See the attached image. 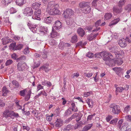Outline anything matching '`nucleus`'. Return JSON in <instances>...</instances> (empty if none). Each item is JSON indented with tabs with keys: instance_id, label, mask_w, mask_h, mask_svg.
I'll return each mask as SVG.
<instances>
[{
	"instance_id": "23",
	"label": "nucleus",
	"mask_w": 131,
	"mask_h": 131,
	"mask_svg": "<svg viewBox=\"0 0 131 131\" xmlns=\"http://www.w3.org/2000/svg\"><path fill=\"white\" fill-rule=\"evenodd\" d=\"M125 89V88L122 87H117V88H116V89L115 91L116 95H118V92L121 93Z\"/></svg>"
},
{
	"instance_id": "59",
	"label": "nucleus",
	"mask_w": 131,
	"mask_h": 131,
	"mask_svg": "<svg viewBox=\"0 0 131 131\" xmlns=\"http://www.w3.org/2000/svg\"><path fill=\"white\" fill-rule=\"evenodd\" d=\"M81 116L80 115H78L77 114L76 117V121L77 122H78L81 119Z\"/></svg>"
},
{
	"instance_id": "36",
	"label": "nucleus",
	"mask_w": 131,
	"mask_h": 131,
	"mask_svg": "<svg viewBox=\"0 0 131 131\" xmlns=\"http://www.w3.org/2000/svg\"><path fill=\"white\" fill-rule=\"evenodd\" d=\"M24 46V45L21 43H19L16 45V50H21L23 48Z\"/></svg>"
},
{
	"instance_id": "54",
	"label": "nucleus",
	"mask_w": 131,
	"mask_h": 131,
	"mask_svg": "<svg viewBox=\"0 0 131 131\" xmlns=\"http://www.w3.org/2000/svg\"><path fill=\"white\" fill-rule=\"evenodd\" d=\"M92 93V92H85L84 94V96L85 97H87L88 96H89Z\"/></svg>"
},
{
	"instance_id": "32",
	"label": "nucleus",
	"mask_w": 131,
	"mask_h": 131,
	"mask_svg": "<svg viewBox=\"0 0 131 131\" xmlns=\"http://www.w3.org/2000/svg\"><path fill=\"white\" fill-rule=\"evenodd\" d=\"M53 18L51 17H49L45 19L44 21L45 23L47 24L51 22Z\"/></svg>"
},
{
	"instance_id": "31",
	"label": "nucleus",
	"mask_w": 131,
	"mask_h": 131,
	"mask_svg": "<svg viewBox=\"0 0 131 131\" xmlns=\"http://www.w3.org/2000/svg\"><path fill=\"white\" fill-rule=\"evenodd\" d=\"M72 128V125L70 124H69L65 127L62 130L63 131H68L69 130L71 129Z\"/></svg>"
},
{
	"instance_id": "50",
	"label": "nucleus",
	"mask_w": 131,
	"mask_h": 131,
	"mask_svg": "<svg viewBox=\"0 0 131 131\" xmlns=\"http://www.w3.org/2000/svg\"><path fill=\"white\" fill-rule=\"evenodd\" d=\"M117 121V119L116 118H115L112 120L110 122V124L115 125L116 124Z\"/></svg>"
},
{
	"instance_id": "34",
	"label": "nucleus",
	"mask_w": 131,
	"mask_h": 131,
	"mask_svg": "<svg viewBox=\"0 0 131 131\" xmlns=\"http://www.w3.org/2000/svg\"><path fill=\"white\" fill-rule=\"evenodd\" d=\"M31 93V90H29L28 91V94L25 97V100L26 101H28L30 99V95Z\"/></svg>"
},
{
	"instance_id": "17",
	"label": "nucleus",
	"mask_w": 131,
	"mask_h": 131,
	"mask_svg": "<svg viewBox=\"0 0 131 131\" xmlns=\"http://www.w3.org/2000/svg\"><path fill=\"white\" fill-rule=\"evenodd\" d=\"M91 7L90 5L87 6L86 7L83 9L82 11L85 14H87L90 13L91 11Z\"/></svg>"
},
{
	"instance_id": "10",
	"label": "nucleus",
	"mask_w": 131,
	"mask_h": 131,
	"mask_svg": "<svg viewBox=\"0 0 131 131\" xmlns=\"http://www.w3.org/2000/svg\"><path fill=\"white\" fill-rule=\"evenodd\" d=\"M89 5H90V3L89 2H85L84 1H83L80 2L79 4V6L80 8H82L84 9V8L86 7V6H89Z\"/></svg>"
},
{
	"instance_id": "48",
	"label": "nucleus",
	"mask_w": 131,
	"mask_h": 131,
	"mask_svg": "<svg viewBox=\"0 0 131 131\" xmlns=\"http://www.w3.org/2000/svg\"><path fill=\"white\" fill-rule=\"evenodd\" d=\"M12 116H14L15 117L18 118L19 117V114L18 113H15L13 111H12Z\"/></svg>"
},
{
	"instance_id": "18",
	"label": "nucleus",
	"mask_w": 131,
	"mask_h": 131,
	"mask_svg": "<svg viewBox=\"0 0 131 131\" xmlns=\"http://www.w3.org/2000/svg\"><path fill=\"white\" fill-rule=\"evenodd\" d=\"M86 102L89 107L92 108L94 104L93 101L91 99L88 98L86 100Z\"/></svg>"
},
{
	"instance_id": "8",
	"label": "nucleus",
	"mask_w": 131,
	"mask_h": 131,
	"mask_svg": "<svg viewBox=\"0 0 131 131\" xmlns=\"http://www.w3.org/2000/svg\"><path fill=\"white\" fill-rule=\"evenodd\" d=\"M26 66V64L25 63L22 62L18 63L17 65L18 70L20 71H23L25 69Z\"/></svg>"
},
{
	"instance_id": "39",
	"label": "nucleus",
	"mask_w": 131,
	"mask_h": 131,
	"mask_svg": "<svg viewBox=\"0 0 131 131\" xmlns=\"http://www.w3.org/2000/svg\"><path fill=\"white\" fill-rule=\"evenodd\" d=\"M125 2V0H121L118 3V6L122 7V6L124 5Z\"/></svg>"
},
{
	"instance_id": "64",
	"label": "nucleus",
	"mask_w": 131,
	"mask_h": 131,
	"mask_svg": "<svg viewBox=\"0 0 131 131\" xmlns=\"http://www.w3.org/2000/svg\"><path fill=\"white\" fill-rule=\"evenodd\" d=\"M101 23V20H97L95 23V26L97 27L99 26Z\"/></svg>"
},
{
	"instance_id": "13",
	"label": "nucleus",
	"mask_w": 131,
	"mask_h": 131,
	"mask_svg": "<svg viewBox=\"0 0 131 131\" xmlns=\"http://www.w3.org/2000/svg\"><path fill=\"white\" fill-rule=\"evenodd\" d=\"M78 34L80 36L82 37L85 34V32L83 29L81 28H78L77 30Z\"/></svg>"
},
{
	"instance_id": "46",
	"label": "nucleus",
	"mask_w": 131,
	"mask_h": 131,
	"mask_svg": "<svg viewBox=\"0 0 131 131\" xmlns=\"http://www.w3.org/2000/svg\"><path fill=\"white\" fill-rule=\"evenodd\" d=\"M87 39L89 41H91L94 39L93 35L91 34L87 36Z\"/></svg>"
},
{
	"instance_id": "26",
	"label": "nucleus",
	"mask_w": 131,
	"mask_h": 131,
	"mask_svg": "<svg viewBox=\"0 0 131 131\" xmlns=\"http://www.w3.org/2000/svg\"><path fill=\"white\" fill-rule=\"evenodd\" d=\"M16 42L12 43L9 45V47L10 49L13 50H16Z\"/></svg>"
},
{
	"instance_id": "21",
	"label": "nucleus",
	"mask_w": 131,
	"mask_h": 131,
	"mask_svg": "<svg viewBox=\"0 0 131 131\" xmlns=\"http://www.w3.org/2000/svg\"><path fill=\"white\" fill-rule=\"evenodd\" d=\"M40 69L44 70L46 72H48L50 69L49 68L48 65L47 64L43 65L40 68Z\"/></svg>"
},
{
	"instance_id": "55",
	"label": "nucleus",
	"mask_w": 131,
	"mask_h": 131,
	"mask_svg": "<svg viewBox=\"0 0 131 131\" xmlns=\"http://www.w3.org/2000/svg\"><path fill=\"white\" fill-rule=\"evenodd\" d=\"M125 119L127 121L129 122L131 121V115H128L125 116Z\"/></svg>"
},
{
	"instance_id": "24",
	"label": "nucleus",
	"mask_w": 131,
	"mask_h": 131,
	"mask_svg": "<svg viewBox=\"0 0 131 131\" xmlns=\"http://www.w3.org/2000/svg\"><path fill=\"white\" fill-rule=\"evenodd\" d=\"M40 5L39 3H34L32 5V7L33 9H36L38 8Z\"/></svg>"
},
{
	"instance_id": "27",
	"label": "nucleus",
	"mask_w": 131,
	"mask_h": 131,
	"mask_svg": "<svg viewBox=\"0 0 131 131\" xmlns=\"http://www.w3.org/2000/svg\"><path fill=\"white\" fill-rule=\"evenodd\" d=\"M9 0H2V5L3 6H7L9 4H10V2L9 1Z\"/></svg>"
},
{
	"instance_id": "37",
	"label": "nucleus",
	"mask_w": 131,
	"mask_h": 131,
	"mask_svg": "<svg viewBox=\"0 0 131 131\" xmlns=\"http://www.w3.org/2000/svg\"><path fill=\"white\" fill-rule=\"evenodd\" d=\"M48 52L46 51H44L41 54L42 55V58L43 59H46L47 57Z\"/></svg>"
},
{
	"instance_id": "40",
	"label": "nucleus",
	"mask_w": 131,
	"mask_h": 131,
	"mask_svg": "<svg viewBox=\"0 0 131 131\" xmlns=\"http://www.w3.org/2000/svg\"><path fill=\"white\" fill-rule=\"evenodd\" d=\"M34 64L33 68H35L38 67L40 65V62L39 61H34Z\"/></svg>"
},
{
	"instance_id": "11",
	"label": "nucleus",
	"mask_w": 131,
	"mask_h": 131,
	"mask_svg": "<svg viewBox=\"0 0 131 131\" xmlns=\"http://www.w3.org/2000/svg\"><path fill=\"white\" fill-rule=\"evenodd\" d=\"M113 16L112 14L110 12L105 13L104 15V20H108L111 19Z\"/></svg>"
},
{
	"instance_id": "43",
	"label": "nucleus",
	"mask_w": 131,
	"mask_h": 131,
	"mask_svg": "<svg viewBox=\"0 0 131 131\" xmlns=\"http://www.w3.org/2000/svg\"><path fill=\"white\" fill-rule=\"evenodd\" d=\"M17 11L16 9L13 7H11L10 9V12L11 14H14Z\"/></svg>"
},
{
	"instance_id": "57",
	"label": "nucleus",
	"mask_w": 131,
	"mask_h": 131,
	"mask_svg": "<svg viewBox=\"0 0 131 131\" xmlns=\"http://www.w3.org/2000/svg\"><path fill=\"white\" fill-rule=\"evenodd\" d=\"M43 86H42L40 84L38 85L37 86V91H39L40 89H43Z\"/></svg>"
},
{
	"instance_id": "4",
	"label": "nucleus",
	"mask_w": 131,
	"mask_h": 131,
	"mask_svg": "<svg viewBox=\"0 0 131 131\" xmlns=\"http://www.w3.org/2000/svg\"><path fill=\"white\" fill-rule=\"evenodd\" d=\"M73 14V11L72 9H66L63 13L64 17L66 18H69Z\"/></svg>"
},
{
	"instance_id": "58",
	"label": "nucleus",
	"mask_w": 131,
	"mask_h": 131,
	"mask_svg": "<svg viewBox=\"0 0 131 131\" xmlns=\"http://www.w3.org/2000/svg\"><path fill=\"white\" fill-rule=\"evenodd\" d=\"M36 27V26H35L32 28H30V30L32 31V32L35 33L36 32L37 30V29Z\"/></svg>"
},
{
	"instance_id": "6",
	"label": "nucleus",
	"mask_w": 131,
	"mask_h": 131,
	"mask_svg": "<svg viewBox=\"0 0 131 131\" xmlns=\"http://www.w3.org/2000/svg\"><path fill=\"white\" fill-rule=\"evenodd\" d=\"M58 7H54L50 9L48 11L49 14L51 15L58 14H60V11L58 9Z\"/></svg>"
},
{
	"instance_id": "5",
	"label": "nucleus",
	"mask_w": 131,
	"mask_h": 131,
	"mask_svg": "<svg viewBox=\"0 0 131 131\" xmlns=\"http://www.w3.org/2000/svg\"><path fill=\"white\" fill-rule=\"evenodd\" d=\"M24 14L27 16H31L33 14V11L31 7H27L24 9Z\"/></svg>"
},
{
	"instance_id": "63",
	"label": "nucleus",
	"mask_w": 131,
	"mask_h": 131,
	"mask_svg": "<svg viewBox=\"0 0 131 131\" xmlns=\"http://www.w3.org/2000/svg\"><path fill=\"white\" fill-rule=\"evenodd\" d=\"M47 31H46L45 32L42 31H41L40 34V35L41 36H43V35H46V34H47Z\"/></svg>"
},
{
	"instance_id": "1",
	"label": "nucleus",
	"mask_w": 131,
	"mask_h": 131,
	"mask_svg": "<svg viewBox=\"0 0 131 131\" xmlns=\"http://www.w3.org/2000/svg\"><path fill=\"white\" fill-rule=\"evenodd\" d=\"M110 111L111 114L114 115H118L121 112L120 107L114 103L111 104L110 106Z\"/></svg>"
},
{
	"instance_id": "45",
	"label": "nucleus",
	"mask_w": 131,
	"mask_h": 131,
	"mask_svg": "<svg viewBox=\"0 0 131 131\" xmlns=\"http://www.w3.org/2000/svg\"><path fill=\"white\" fill-rule=\"evenodd\" d=\"M30 112H31L32 113L34 114L35 115V116L37 118H38V112L35 110H32V111H30Z\"/></svg>"
},
{
	"instance_id": "3",
	"label": "nucleus",
	"mask_w": 131,
	"mask_h": 131,
	"mask_svg": "<svg viewBox=\"0 0 131 131\" xmlns=\"http://www.w3.org/2000/svg\"><path fill=\"white\" fill-rule=\"evenodd\" d=\"M41 12L40 9L36 10L34 12V15L32 16V18L34 19L38 20H40V17L41 16Z\"/></svg>"
},
{
	"instance_id": "47",
	"label": "nucleus",
	"mask_w": 131,
	"mask_h": 131,
	"mask_svg": "<svg viewBox=\"0 0 131 131\" xmlns=\"http://www.w3.org/2000/svg\"><path fill=\"white\" fill-rule=\"evenodd\" d=\"M123 120L122 119H121L118 122V126L119 129L121 128V125L123 123Z\"/></svg>"
},
{
	"instance_id": "12",
	"label": "nucleus",
	"mask_w": 131,
	"mask_h": 131,
	"mask_svg": "<svg viewBox=\"0 0 131 131\" xmlns=\"http://www.w3.org/2000/svg\"><path fill=\"white\" fill-rule=\"evenodd\" d=\"M61 26V22L59 21H57L55 22V24L54 25V27L53 29H59Z\"/></svg>"
},
{
	"instance_id": "2",
	"label": "nucleus",
	"mask_w": 131,
	"mask_h": 131,
	"mask_svg": "<svg viewBox=\"0 0 131 131\" xmlns=\"http://www.w3.org/2000/svg\"><path fill=\"white\" fill-rule=\"evenodd\" d=\"M103 59L107 61H108L109 62L112 61L113 59V57L112 54L108 52H104L103 57Z\"/></svg>"
},
{
	"instance_id": "16",
	"label": "nucleus",
	"mask_w": 131,
	"mask_h": 131,
	"mask_svg": "<svg viewBox=\"0 0 131 131\" xmlns=\"http://www.w3.org/2000/svg\"><path fill=\"white\" fill-rule=\"evenodd\" d=\"M120 20V19L119 17L115 19L114 20L112 21L111 23H110L109 26L111 27L112 25L116 24Z\"/></svg>"
},
{
	"instance_id": "60",
	"label": "nucleus",
	"mask_w": 131,
	"mask_h": 131,
	"mask_svg": "<svg viewBox=\"0 0 131 131\" xmlns=\"http://www.w3.org/2000/svg\"><path fill=\"white\" fill-rule=\"evenodd\" d=\"M112 116L111 115H108L107 117H106V119L107 122H109L112 118Z\"/></svg>"
},
{
	"instance_id": "61",
	"label": "nucleus",
	"mask_w": 131,
	"mask_h": 131,
	"mask_svg": "<svg viewBox=\"0 0 131 131\" xmlns=\"http://www.w3.org/2000/svg\"><path fill=\"white\" fill-rule=\"evenodd\" d=\"M85 30H87L89 31H90L92 29V28L90 26H87L84 29Z\"/></svg>"
},
{
	"instance_id": "9",
	"label": "nucleus",
	"mask_w": 131,
	"mask_h": 131,
	"mask_svg": "<svg viewBox=\"0 0 131 131\" xmlns=\"http://www.w3.org/2000/svg\"><path fill=\"white\" fill-rule=\"evenodd\" d=\"M59 6L58 4H55L53 2H49L47 5V9L50 10L54 7H58Z\"/></svg>"
},
{
	"instance_id": "29",
	"label": "nucleus",
	"mask_w": 131,
	"mask_h": 131,
	"mask_svg": "<svg viewBox=\"0 0 131 131\" xmlns=\"http://www.w3.org/2000/svg\"><path fill=\"white\" fill-rule=\"evenodd\" d=\"M78 40V37L76 35H74L72 37L71 41L72 43H76L77 42Z\"/></svg>"
},
{
	"instance_id": "62",
	"label": "nucleus",
	"mask_w": 131,
	"mask_h": 131,
	"mask_svg": "<svg viewBox=\"0 0 131 131\" xmlns=\"http://www.w3.org/2000/svg\"><path fill=\"white\" fill-rule=\"evenodd\" d=\"M27 25L29 27L30 29V28H32L35 27V26H36L35 25H34L29 23H28Z\"/></svg>"
},
{
	"instance_id": "49",
	"label": "nucleus",
	"mask_w": 131,
	"mask_h": 131,
	"mask_svg": "<svg viewBox=\"0 0 131 131\" xmlns=\"http://www.w3.org/2000/svg\"><path fill=\"white\" fill-rule=\"evenodd\" d=\"M66 22L67 25L70 26H71L72 24L73 23L72 20L71 19L67 20Z\"/></svg>"
},
{
	"instance_id": "14",
	"label": "nucleus",
	"mask_w": 131,
	"mask_h": 131,
	"mask_svg": "<svg viewBox=\"0 0 131 131\" xmlns=\"http://www.w3.org/2000/svg\"><path fill=\"white\" fill-rule=\"evenodd\" d=\"M12 111H9L8 110H6L5 111L3 114L5 117H10L11 116Z\"/></svg>"
},
{
	"instance_id": "25",
	"label": "nucleus",
	"mask_w": 131,
	"mask_h": 131,
	"mask_svg": "<svg viewBox=\"0 0 131 131\" xmlns=\"http://www.w3.org/2000/svg\"><path fill=\"white\" fill-rule=\"evenodd\" d=\"M16 2L17 5L20 6L24 4L26 1L25 0H16Z\"/></svg>"
},
{
	"instance_id": "30",
	"label": "nucleus",
	"mask_w": 131,
	"mask_h": 131,
	"mask_svg": "<svg viewBox=\"0 0 131 131\" xmlns=\"http://www.w3.org/2000/svg\"><path fill=\"white\" fill-rule=\"evenodd\" d=\"M57 120L58 121H57L55 123V126L56 127H60L62 125V121L58 119H57Z\"/></svg>"
},
{
	"instance_id": "51",
	"label": "nucleus",
	"mask_w": 131,
	"mask_h": 131,
	"mask_svg": "<svg viewBox=\"0 0 131 131\" xmlns=\"http://www.w3.org/2000/svg\"><path fill=\"white\" fill-rule=\"evenodd\" d=\"M13 62V61L11 60H7L5 63L6 66H7L12 64Z\"/></svg>"
},
{
	"instance_id": "44",
	"label": "nucleus",
	"mask_w": 131,
	"mask_h": 131,
	"mask_svg": "<svg viewBox=\"0 0 131 131\" xmlns=\"http://www.w3.org/2000/svg\"><path fill=\"white\" fill-rule=\"evenodd\" d=\"M26 58V57L24 56H21L20 57L17 59V60H25Z\"/></svg>"
},
{
	"instance_id": "19",
	"label": "nucleus",
	"mask_w": 131,
	"mask_h": 131,
	"mask_svg": "<svg viewBox=\"0 0 131 131\" xmlns=\"http://www.w3.org/2000/svg\"><path fill=\"white\" fill-rule=\"evenodd\" d=\"M93 126V124H90L85 125L83 128L82 131H87L90 129Z\"/></svg>"
},
{
	"instance_id": "38",
	"label": "nucleus",
	"mask_w": 131,
	"mask_h": 131,
	"mask_svg": "<svg viewBox=\"0 0 131 131\" xmlns=\"http://www.w3.org/2000/svg\"><path fill=\"white\" fill-rule=\"evenodd\" d=\"M29 48L27 47L23 50V52L24 54H29Z\"/></svg>"
},
{
	"instance_id": "33",
	"label": "nucleus",
	"mask_w": 131,
	"mask_h": 131,
	"mask_svg": "<svg viewBox=\"0 0 131 131\" xmlns=\"http://www.w3.org/2000/svg\"><path fill=\"white\" fill-rule=\"evenodd\" d=\"M12 83L16 88H19L20 87V85L19 84V83L16 80L13 81Z\"/></svg>"
},
{
	"instance_id": "7",
	"label": "nucleus",
	"mask_w": 131,
	"mask_h": 131,
	"mask_svg": "<svg viewBox=\"0 0 131 131\" xmlns=\"http://www.w3.org/2000/svg\"><path fill=\"white\" fill-rule=\"evenodd\" d=\"M112 9L113 13L117 14H119L123 11V8L122 7L118 6H114Z\"/></svg>"
},
{
	"instance_id": "52",
	"label": "nucleus",
	"mask_w": 131,
	"mask_h": 131,
	"mask_svg": "<svg viewBox=\"0 0 131 131\" xmlns=\"http://www.w3.org/2000/svg\"><path fill=\"white\" fill-rule=\"evenodd\" d=\"M86 56L89 58H92L94 56L93 53H92L89 52L86 55Z\"/></svg>"
},
{
	"instance_id": "41",
	"label": "nucleus",
	"mask_w": 131,
	"mask_h": 131,
	"mask_svg": "<svg viewBox=\"0 0 131 131\" xmlns=\"http://www.w3.org/2000/svg\"><path fill=\"white\" fill-rule=\"evenodd\" d=\"M26 91V89L24 90L20 91V95L21 96H24L25 95V92Z\"/></svg>"
},
{
	"instance_id": "42",
	"label": "nucleus",
	"mask_w": 131,
	"mask_h": 131,
	"mask_svg": "<svg viewBox=\"0 0 131 131\" xmlns=\"http://www.w3.org/2000/svg\"><path fill=\"white\" fill-rule=\"evenodd\" d=\"M57 35V32L54 31H52L51 32V36L52 38L56 37Z\"/></svg>"
},
{
	"instance_id": "35",
	"label": "nucleus",
	"mask_w": 131,
	"mask_h": 131,
	"mask_svg": "<svg viewBox=\"0 0 131 131\" xmlns=\"http://www.w3.org/2000/svg\"><path fill=\"white\" fill-rule=\"evenodd\" d=\"M125 10L128 12L131 11V4H127L125 7Z\"/></svg>"
},
{
	"instance_id": "20",
	"label": "nucleus",
	"mask_w": 131,
	"mask_h": 131,
	"mask_svg": "<svg viewBox=\"0 0 131 131\" xmlns=\"http://www.w3.org/2000/svg\"><path fill=\"white\" fill-rule=\"evenodd\" d=\"M71 108H69L66 111L64 114V116H68L69 115L72 114V111H71Z\"/></svg>"
},
{
	"instance_id": "56",
	"label": "nucleus",
	"mask_w": 131,
	"mask_h": 131,
	"mask_svg": "<svg viewBox=\"0 0 131 131\" xmlns=\"http://www.w3.org/2000/svg\"><path fill=\"white\" fill-rule=\"evenodd\" d=\"M129 108L130 106L127 105L124 108L123 112L125 113V112H128L129 110Z\"/></svg>"
},
{
	"instance_id": "53",
	"label": "nucleus",
	"mask_w": 131,
	"mask_h": 131,
	"mask_svg": "<svg viewBox=\"0 0 131 131\" xmlns=\"http://www.w3.org/2000/svg\"><path fill=\"white\" fill-rule=\"evenodd\" d=\"M97 1L96 0H94L92 3V6L94 7H96L97 5Z\"/></svg>"
},
{
	"instance_id": "22",
	"label": "nucleus",
	"mask_w": 131,
	"mask_h": 131,
	"mask_svg": "<svg viewBox=\"0 0 131 131\" xmlns=\"http://www.w3.org/2000/svg\"><path fill=\"white\" fill-rule=\"evenodd\" d=\"M2 43L3 45H5L12 41V40L7 39L6 38H3L2 39Z\"/></svg>"
},
{
	"instance_id": "28",
	"label": "nucleus",
	"mask_w": 131,
	"mask_h": 131,
	"mask_svg": "<svg viewBox=\"0 0 131 131\" xmlns=\"http://www.w3.org/2000/svg\"><path fill=\"white\" fill-rule=\"evenodd\" d=\"M104 52H101L97 53L95 54L94 55L95 58H101L103 56V57Z\"/></svg>"
},
{
	"instance_id": "15",
	"label": "nucleus",
	"mask_w": 131,
	"mask_h": 131,
	"mask_svg": "<svg viewBox=\"0 0 131 131\" xmlns=\"http://www.w3.org/2000/svg\"><path fill=\"white\" fill-rule=\"evenodd\" d=\"M118 44L120 46L122 47H125L127 45L126 41L125 40H120L118 42Z\"/></svg>"
}]
</instances>
